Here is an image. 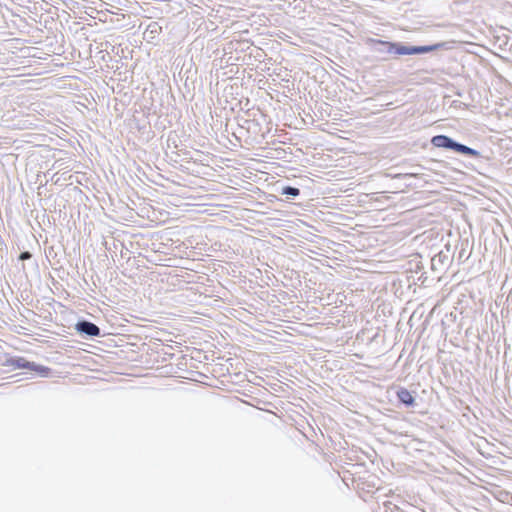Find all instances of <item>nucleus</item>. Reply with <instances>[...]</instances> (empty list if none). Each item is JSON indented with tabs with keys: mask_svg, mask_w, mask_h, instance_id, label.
<instances>
[{
	"mask_svg": "<svg viewBox=\"0 0 512 512\" xmlns=\"http://www.w3.org/2000/svg\"><path fill=\"white\" fill-rule=\"evenodd\" d=\"M366 43L371 51L379 55L382 60H388L392 57L403 55L425 54L445 45V43H438L433 45L412 46L406 45L403 42H391L375 38H368Z\"/></svg>",
	"mask_w": 512,
	"mask_h": 512,
	"instance_id": "nucleus-1",
	"label": "nucleus"
},
{
	"mask_svg": "<svg viewBox=\"0 0 512 512\" xmlns=\"http://www.w3.org/2000/svg\"><path fill=\"white\" fill-rule=\"evenodd\" d=\"M7 364L13 366L15 369H27L37 373L41 377H49L51 375V368L28 361L21 356L11 357L7 360Z\"/></svg>",
	"mask_w": 512,
	"mask_h": 512,
	"instance_id": "nucleus-2",
	"label": "nucleus"
},
{
	"mask_svg": "<svg viewBox=\"0 0 512 512\" xmlns=\"http://www.w3.org/2000/svg\"><path fill=\"white\" fill-rule=\"evenodd\" d=\"M76 332L84 338H95L101 336V329L93 322L80 319L74 325Z\"/></svg>",
	"mask_w": 512,
	"mask_h": 512,
	"instance_id": "nucleus-3",
	"label": "nucleus"
},
{
	"mask_svg": "<svg viewBox=\"0 0 512 512\" xmlns=\"http://www.w3.org/2000/svg\"><path fill=\"white\" fill-rule=\"evenodd\" d=\"M445 337H447V334H445ZM444 341H446V338H444ZM437 362L438 364L440 365V370H441V373H442V376H438L439 378V382L441 385L444 386V388H448L447 386V383H448V372L446 370V361H447V357H446V351H445V342H443V344L441 346H439L438 348V355H437Z\"/></svg>",
	"mask_w": 512,
	"mask_h": 512,
	"instance_id": "nucleus-4",
	"label": "nucleus"
},
{
	"mask_svg": "<svg viewBox=\"0 0 512 512\" xmlns=\"http://www.w3.org/2000/svg\"><path fill=\"white\" fill-rule=\"evenodd\" d=\"M396 395L399 403L403 404L405 407H414L416 405L415 397L408 389L400 387Z\"/></svg>",
	"mask_w": 512,
	"mask_h": 512,
	"instance_id": "nucleus-5",
	"label": "nucleus"
},
{
	"mask_svg": "<svg viewBox=\"0 0 512 512\" xmlns=\"http://www.w3.org/2000/svg\"><path fill=\"white\" fill-rule=\"evenodd\" d=\"M450 150H454L455 152L460 153L467 157L478 158L480 156V153L477 150H474L470 147L459 144L451 139H450Z\"/></svg>",
	"mask_w": 512,
	"mask_h": 512,
	"instance_id": "nucleus-6",
	"label": "nucleus"
},
{
	"mask_svg": "<svg viewBox=\"0 0 512 512\" xmlns=\"http://www.w3.org/2000/svg\"><path fill=\"white\" fill-rule=\"evenodd\" d=\"M280 194L285 195L288 199H294L300 195V189L286 185L281 188Z\"/></svg>",
	"mask_w": 512,
	"mask_h": 512,
	"instance_id": "nucleus-7",
	"label": "nucleus"
},
{
	"mask_svg": "<svg viewBox=\"0 0 512 512\" xmlns=\"http://www.w3.org/2000/svg\"><path fill=\"white\" fill-rule=\"evenodd\" d=\"M431 143L435 147H441V148L448 149V136L447 135H436V136L432 137Z\"/></svg>",
	"mask_w": 512,
	"mask_h": 512,
	"instance_id": "nucleus-8",
	"label": "nucleus"
},
{
	"mask_svg": "<svg viewBox=\"0 0 512 512\" xmlns=\"http://www.w3.org/2000/svg\"><path fill=\"white\" fill-rule=\"evenodd\" d=\"M446 258V255L443 251H441L438 255L432 258V268L436 269L437 264H443V260Z\"/></svg>",
	"mask_w": 512,
	"mask_h": 512,
	"instance_id": "nucleus-9",
	"label": "nucleus"
},
{
	"mask_svg": "<svg viewBox=\"0 0 512 512\" xmlns=\"http://www.w3.org/2000/svg\"><path fill=\"white\" fill-rule=\"evenodd\" d=\"M31 257H32V253L31 252L23 251L19 255V260L25 261V260H29Z\"/></svg>",
	"mask_w": 512,
	"mask_h": 512,
	"instance_id": "nucleus-10",
	"label": "nucleus"
}]
</instances>
